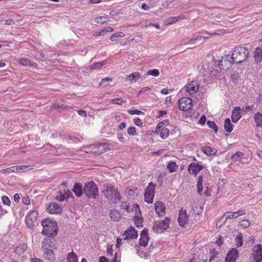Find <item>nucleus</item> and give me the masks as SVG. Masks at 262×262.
Here are the masks:
<instances>
[{"label":"nucleus","mask_w":262,"mask_h":262,"mask_svg":"<svg viewBox=\"0 0 262 262\" xmlns=\"http://www.w3.org/2000/svg\"><path fill=\"white\" fill-rule=\"evenodd\" d=\"M233 125L231 123L230 120L229 119H226L225 120L224 123V128L225 129L228 133H230L232 130Z\"/></svg>","instance_id":"7c9ffc66"},{"label":"nucleus","mask_w":262,"mask_h":262,"mask_svg":"<svg viewBox=\"0 0 262 262\" xmlns=\"http://www.w3.org/2000/svg\"><path fill=\"white\" fill-rule=\"evenodd\" d=\"M83 191L89 199H96L99 196L98 188L93 181L85 183Z\"/></svg>","instance_id":"20e7f679"},{"label":"nucleus","mask_w":262,"mask_h":262,"mask_svg":"<svg viewBox=\"0 0 262 262\" xmlns=\"http://www.w3.org/2000/svg\"><path fill=\"white\" fill-rule=\"evenodd\" d=\"M73 191L74 192L75 194L77 197H80L83 194V189L82 188V186L81 184L79 183H76L73 187L72 189Z\"/></svg>","instance_id":"aec40b11"},{"label":"nucleus","mask_w":262,"mask_h":262,"mask_svg":"<svg viewBox=\"0 0 262 262\" xmlns=\"http://www.w3.org/2000/svg\"><path fill=\"white\" fill-rule=\"evenodd\" d=\"M108 149V144L106 143H102L94 145L92 147L90 146L88 148V150L86 151V152H91L93 154L99 155L105 152Z\"/></svg>","instance_id":"39448f33"},{"label":"nucleus","mask_w":262,"mask_h":262,"mask_svg":"<svg viewBox=\"0 0 262 262\" xmlns=\"http://www.w3.org/2000/svg\"><path fill=\"white\" fill-rule=\"evenodd\" d=\"M236 245L238 247L243 245V235L242 233L238 232L235 238Z\"/></svg>","instance_id":"473e14b6"},{"label":"nucleus","mask_w":262,"mask_h":262,"mask_svg":"<svg viewBox=\"0 0 262 262\" xmlns=\"http://www.w3.org/2000/svg\"><path fill=\"white\" fill-rule=\"evenodd\" d=\"M56 199L59 202H62L65 200V196L63 194L60 193L59 195L56 197Z\"/></svg>","instance_id":"680f3d73"},{"label":"nucleus","mask_w":262,"mask_h":262,"mask_svg":"<svg viewBox=\"0 0 262 262\" xmlns=\"http://www.w3.org/2000/svg\"><path fill=\"white\" fill-rule=\"evenodd\" d=\"M177 165L174 162H171L168 163L167 168L170 172H173L176 170Z\"/></svg>","instance_id":"79ce46f5"},{"label":"nucleus","mask_w":262,"mask_h":262,"mask_svg":"<svg viewBox=\"0 0 262 262\" xmlns=\"http://www.w3.org/2000/svg\"><path fill=\"white\" fill-rule=\"evenodd\" d=\"M19 62L21 64L24 66L28 65L30 63V61L28 59L24 58L20 59Z\"/></svg>","instance_id":"4d7b16f0"},{"label":"nucleus","mask_w":262,"mask_h":262,"mask_svg":"<svg viewBox=\"0 0 262 262\" xmlns=\"http://www.w3.org/2000/svg\"><path fill=\"white\" fill-rule=\"evenodd\" d=\"M244 154L242 152L237 151L235 152L232 157L231 160L233 162H236L239 161L242 163H245L242 160L244 157Z\"/></svg>","instance_id":"bb28decb"},{"label":"nucleus","mask_w":262,"mask_h":262,"mask_svg":"<svg viewBox=\"0 0 262 262\" xmlns=\"http://www.w3.org/2000/svg\"><path fill=\"white\" fill-rule=\"evenodd\" d=\"M254 61L256 64L262 61V49L260 47H256L254 52Z\"/></svg>","instance_id":"6ab92c4d"},{"label":"nucleus","mask_w":262,"mask_h":262,"mask_svg":"<svg viewBox=\"0 0 262 262\" xmlns=\"http://www.w3.org/2000/svg\"><path fill=\"white\" fill-rule=\"evenodd\" d=\"M134 123L135 124L139 126H142V120L139 118H137L134 119Z\"/></svg>","instance_id":"052dcab7"},{"label":"nucleus","mask_w":262,"mask_h":262,"mask_svg":"<svg viewBox=\"0 0 262 262\" xmlns=\"http://www.w3.org/2000/svg\"><path fill=\"white\" fill-rule=\"evenodd\" d=\"M44 255L45 257L48 260L53 261L55 259L54 254L53 251L49 248V246L44 249Z\"/></svg>","instance_id":"5701e85b"},{"label":"nucleus","mask_w":262,"mask_h":262,"mask_svg":"<svg viewBox=\"0 0 262 262\" xmlns=\"http://www.w3.org/2000/svg\"><path fill=\"white\" fill-rule=\"evenodd\" d=\"M78 113L79 115L83 116V117H86V112L84 110H79L78 111Z\"/></svg>","instance_id":"0e129e2a"},{"label":"nucleus","mask_w":262,"mask_h":262,"mask_svg":"<svg viewBox=\"0 0 262 262\" xmlns=\"http://www.w3.org/2000/svg\"><path fill=\"white\" fill-rule=\"evenodd\" d=\"M192 100L190 98L183 97L178 101V106L180 110L187 111L191 109L192 106Z\"/></svg>","instance_id":"6e6552de"},{"label":"nucleus","mask_w":262,"mask_h":262,"mask_svg":"<svg viewBox=\"0 0 262 262\" xmlns=\"http://www.w3.org/2000/svg\"><path fill=\"white\" fill-rule=\"evenodd\" d=\"M43 227L42 233L44 235L54 237L57 235L58 228L57 222L53 220L46 219L41 222Z\"/></svg>","instance_id":"f257e3e1"},{"label":"nucleus","mask_w":262,"mask_h":262,"mask_svg":"<svg viewBox=\"0 0 262 262\" xmlns=\"http://www.w3.org/2000/svg\"><path fill=\"white\" fill-rule=\"evenodd\" d=\"M155 184L152 182L148 184V187L146 188L144 192L145 201L148 203H151L155 195Z\"/></svg>","instance_id":"0eeeda50"},{"label":"nucleus","mask_w":262,"mask_h":262,"mask_svg":"<svg viewBox=\"0 0 262 262\" xmlns=\"http://www.w3.org/2000/svg\"><path fill=\"white\" fill-rule=\"evenodd\" d=\"M104 186L105 188L103 192L108 201L113 203L116 204L121 200V194L114 185L111 184H107Z\"/></svg>","instance_id":"f03ea898"},{"label":"nucleus","mask_w":262,"mask_h":262,"mask_svg":"<svg viewBox=\"0 0 262 262\" xmlns=\"http://www.w3.org/2000/svg\"><path fill=\"white\" fill-rule=\"evenodd\" d=\"M203 176L201 175L198 177L197 182V187H198V193L199 195H202L203 191Z\"/></svg>","instance_id":"cd10ccee"},{"label":"nucleus","mask_w":262,"mask_h":262,"mask_svg":"<svg viewBox=\"0 0 262 262\" xmlns=\"http://www.w3.org/2000/svg\"><path fill=\"white\" fill-rule=\"evenodd\" d=\"M169 133V131L168 128L163 127L161 130L160 136L162 139H165L168 137Z\"/></svg>","instance_id":"72a5a7b5"},{"label":"nucleus","mask_w":262,"mask_h":262,"mask_svg":"<svg viewBox=\"0 0 262 262\" xmlns=\"http://www.w3.org/2000/svg\"><path fill=\"white\" fill-rule=\"evenodd\" d=\"M139 244L141 246L146 247L148 244L149 236L148 235V229L144 228L140 234Z\"/></svg>","instance_id":"f8f14e48"},{"label":"nucleus","mask_w":262,"mask_h":262,"mask_svg":"<svg viewBox=\"0 0 262 262\" xmlns=\"http://www.w3.org/2000/svg\"><path fill=\"white\" fill-rule=\"evenodd\" d=\"M239 225L246 228L250 225V222L248 220H243L239 222Z\"/></svg>","instance_id":"a18cd8bd"},{"label":"nucleus","mask_w":262,"mask_h":262,"mask_svg":"<svg viewBox=\"0 0 262 262\" xmlns=\"http://www.w3.org/2000/svg\"><path fill=\"white\" fill-rule=\"evenodd\" d=\"M67 259V262H78L77 255L73 252L68 254Z\"/></svg>","instance_id":"2f4dec72"},{"label":"nucleus","mask_w":262,"mask_h":262,"mask_svg":"<svg viewBox=\"0 0 262 262\" xmlns=\"http://www.w3.org/2000/svg\"><path fill=\"white\" fill-rule=\"evenodd\" d=\"M125 209L127 212H130L133 211V205L131 206L129 204L126 205Z\"/></svg>","instance_id":"69168bd1"},{"label":"nucleus","mask_w":262,"mask_h":262,"mask_svg":"<svg viewBox=\"0 0 262 262\" xmlns=\"http://www.w3.org/2000/svg\"><path fill=\"white\" fill-rule=\"evenodd\" d=\"M110 215L114 221H118L120 219V213L117 210L111 211Z\"/></svg>","instance_id":"4c0bfd02"},{"label":"nucleus","mask_w":262,"mask_h":262,"mask_svg":"<svg viewBox=\"0 0 262 262\" xmlns=\"http://www.w3.org/2000/svg\"><path fill=\"white\" fill-rule=\"evenodd\" d=\"M2 200L4 204L10 206L11 205V201L9 198L5 195H4L2 197Z\"/></svg>","instance_id":"09e8293b"},{"label":"nucleus","mask_w":262,"mask_h":262,"mask_svg":"<svg viewBox=\"0 0 262 262\" xmlns=\"http://www.w3.org/2000/svg\"><path fill=\"white\" fill-rule=\"evenodd\" d=\"M238 256V251L235 248H232L228 252L225 261L226 262H235Z\"/></svg>","instance_id":"dca6fc26"},{"label":"nucleus","mask_w":262,"mask_h":262,"mask_svg":"<svg viewBox=\"0 0 262 262\" xmlns=\"http://www.w3.org/2000/svg\"><path fill=\"white\" fill-rule=\"evenodd\" d=\"M246 214L244 210H239L235 212H226L224 213V216H226V220L227 219H236L237 217Z\"/></svg>","instance_id":"a211bd4d"},{"label":"nucleus","mask_w":262,"mask_h":262,"mask_svg":"<svg viewBox=\"0 0 262 262\" xmlns=\"http://www.w3.org/2000/svg\"><path fill=\"white\" fill-rule=\"evenodd\" d=\"M3 170H6L7 172H9V173L12 172H15L16 171L18 170V167H16L15 166H12V167L4 169H3Z\"/></svg>","instance_id":"6e6d98bb"},{"label":"nucleus","mask_w":262,"mask_h":262,"mask_svg":"<svg viewBox=\"0 0 262 262\" xmlns=\"http://www.w3.org/2000/svg\"><path fill=\"white\" fill-rule=\"evenodd\" d=\"M193 212L196 215H200L202 213V209L195 206L193 207Z\"/></svg>","instance_id":"864d4df0"},{"label":"nucleus","mask_w":262,"mask_h":262,"mask_svg":"<svg viewBox=\"0 0 262 262\" xmlns=\"http://www.w3.org/2000/svg\"><path fill=\"white\" fill-rule=\"evenodd\" d=\"M253 251L254 252V253L253 254L254 262H261L262 245L260 244L255 245L253 247Z\"/></svg>","instance_id":"9d476101"},{"label":"nucleus","mask_w":262,"mask_h":262,"mask_svg":"<svg viewBox=\"0 0 262 262\" xmlns=\"http://www.w3.org/2000/svg\"><path fill=\"white\" fill-rule=\"evenodd\" d=\"M96 22L97 24H103L108 21V19L106 16H99L96 18Z\"/></svg>","instance_id":"a19ab883"},{"label":"nucleus","mask_w":262,"mask_h":262,"mask_svg":"<svg viewBox=\"0 0 262 262\" xmlns=\"http://www.w3.org/2000/svg\"><path fill=\"white\" fill-rule=\"evenodd\" d=\"M133 211H135V215H140L141 214V211L140 210L139 206L137 204L133 205Z\"/></svg>","instance_id":"37998d69"},{"label":"nucleus","mask_w":262,"mask_h":262,"mask_svg":"<svg viewBox=\"0 0 262 262\" xmlns=\"http://www.w3.org/2000/svg\"><path fill=\"white\" fill-rule=\"evenodd\" d=\"M125 35L124 33L122 32H117L110 37V39L112 41H116L118 38L124 37Z\"/></svg>","instance_id":"c9c22d12"},{"label":"nucleus","mask_w":262,"mask_h":262,"mask_svg":"<svg viewBox=\"0 0 262 262\" xmlns=\"http://www.w3.org/2000/svg\"><path fill=\"white\" fill-rule=\"evenodd\" d=\"M128 113L130 115H135V114H136L138 115H144V113L143 112L138 110H129L128 111Z\"/></svg>","instance_id":"3c124183"},{"label":"nucleus","mask_w":262,"mask_h":262,"mask_svg":"<svg viewBox=\"0 0 262 262\" xmlns=\"http://www.w3.org/2000/svg\"><path fill=\"white\" fill-rule=\"evenodd\" d=\"M105 64V61L101 62H95L90 66L91 69H100L103 65Z\"/></svg>","instance_id":"f704fd0d"},{"label":"nucleus","mask_w":262,"mask_h":262,"mask_svg":"<svg viewBox=\"0 0 262 262\" xmlns=\"http://www.w3.org/2000/svg\"><path fill=\"white\" fill-rule=\"evenodd\" d=\"M254 118L256 126H262V114L259 112H257L254 114Z\"/></svg>","instance_id":"c85d7f7f"},{"label":"nucleus","mask_w":262,"mask_h":262,"mask_svg":"<svg viewBox=\"0 0 262 262\" xmlns=\"http://www.w3.org/2000/svg\"><path fill=\"white\" fill-rule=\"evenodd\" d=\"M139 72H134L126 77V81L129 80L130 82H136L140 78Z\"/></svg>","instance_id":"a878e982"},{"label":"nucleus","mask_w":262,"mask_h":262,"mask_svg":"<svg viewBox=\"0 0 262 262\" xmlns=\"http://www.w3.org/2000/svg\"><path fill=\"white\" fill-rule=\"evenodd\" d=\"M38 216V212L37 211L34 210L31 211L28 215L26 216L27 218H29V219L32 220V221H36L37 217Z\"/></svg>","instance_id":"e433bc0d"},{"label":"nucleus","mask_w":262,"mask_h":262,"mask_svg":"<svg viewBox=\"0 0 262 262\" xmlns=\"http://www.w3.org/2000/svg\"><path fill=\"white\" fill-rule=\"evenodd\" d=\"M47 211L51 214H59L61 212L62 208L61 205L55 203H50L47 207Z\"/></svg>","instance_id":"ddd939ff"},{"label":"nucleus","mask_w":262,"mask_h":262,"mask_svg":"<svg viewBox=\"0 0 262 262\" xmlns=\"http://www.w3.org/2000/svg\"><path fill=\"white\" fill-rule=\"evenodd\" d=\"M52 244H53V242L51 241V239L46 238L42 242V248L45 249V248H47L48 246L51 247Z\"/></svg>","instance_id":"ea45409f"},{"label":"nucleus","mask_w":262,"mask_h":262,"mask_svg":"<svg viewBox=\"0 0 262 262\" xmlns=\"http://www.w3.org/2000/svg\"><path fill=\"white\" fill-rule=\"evenodd\" d=\"M126 193H127L129 195L134 196L135 195H137L138 190L137 189H129L127 191H126Z\"/></svg>","instance_id":"603ef678"},{"label":"nucleus","mask_w":262,"mask_h":262,"mask_svg":"<svg viewBox=\"0 0 262 262\" xmlns=\"http://www.w3.org/2000/svg\"><path fill=\"white\" fill-rule=\"evenodd\" d=\"M156 213L159 215H162L161 213H164L165 207L164 204L161 201H158L155 204Z\"/></svg>","instance_id":"412c9836"},{"label":"nucleus","mask_w":262,"mask_h":262,"mask_svg":"<svg viewBox=\"0 0 262 262\" xmlns=\"http://www.w3.org/2000/svg\"><path fill=\"white\" fill-rule=\"evenodd\" d=\"M134 218L135 224L137 227L143 226V220L141 214L140 215H134Z\"/></svg>","instance_id":"c756f323"},{"label":"nucleus","mask_w":262,"mask_h":262,"mask_svg":"<svg viewBox=\"0 0 262 262\" xmlns=\"http://www.w3.org/2000/svg\"><path fill=\"white\" fill-rule=\"evenodd\" d=\"M249 54L248 50L245 47L237 46L234 48L230 58L233 62L240 63L247 59Z\"/></svg>","instance_id":"7ed1b4c3"},{"label":"nucleus","mask_w":262,"mask_h":262,"mask_svg":"<svg viewBox=\"0 0 262 262\" xmlns=\"http://www.w3.org/2000/svg\"><path fill=\"white\" fill-rule=\"evenodd\" d=\"M146 75L157 77L159 75V72L157 69L150 70L147 72Z\"/></svg>","instance_id":"de8ad7c7"},{"label":"nucleus","mask_w":262,"mask_h":262,"mask_svg":"<svg viewBox=\"0 0 262 262\" xmlns=\"http://www.w3.org/2000/svg\"><path fill=\"white\" fill-rule=\"evenodd\" d=\"M168 122V120H165L162 122H160L158 124L157 126V129H160L164 124L165 123H167Z\"/></svg>","instance_id":"e2e57ef3"},{"label":"nucleus","mask_w":262,"mask_h":262,"mask_svg":"<svg viewBox=\"0 0 262 262\" xmlns=\"http://www.w3.org/2000/svg\"><path fill=\"white\" fill-rule=\"evenodd\" d=\"M124 235H125L124 239H134L138 237L137 231L135 228L130 226L128 229L125 231Z\"/></svg>","instance_id":"f3484780"},{"label":"nucleus","mask_w":262,"mask_h":262,"mask_svg":"<svg viewBox=\"0 0 262 262\" xmlns=\"http://www.w3.org/2000/svg\"><path fill=\"white\" fill-rule=\"evenodd\" d=\"M202 151L208 156L214 155L217 152V150L215 148H212L208 146L202 147Z\"/></svg>","instance_id":"b1692460"},{"label":"nucleus","mask_w":262,"mask_h":262,"mask_svg":"<svg viewBox=\"0 0 262 262\" xmlns=\"http://www.w3.org/2000/svg\"><path fill=\"white\" fill-rule=\"evenodd\" d=\"M27 245L26 243H22L19 245L15 250V253L17 255H21L23 254L27 249Z\"/></svg>","instance_id":"393cba45"},{"label":"nucleus","mask_w":262,"mask_h":262,"mask_svg":"<svg viewBox=\"0 0 262 262\" xmlns=\"http://www.w3.org/2000/svg\"><path fill=\"white\" fill-rule=\"evenodd\" d=\"M241 108L239 107H235L232 111V114L231 116L232 121L234 123H236L241 118V115L239 113Z\"/></svg>","instance_id":"4be33fe9"},{"label":"nucleus","mask_w":262,"mask_h":262,"mask_svg":"<svg viewBox=\"0 0 262 262\" xmlns=\"http://www.w3.org/2000/svg\"><path fill=\"white\" fill-rule=\"evenodd\" d=\"M127 134L129 136H134L137 134L136 128L135 127H130L127 129Z\"/></svg>","instance_id":"8fccbe9b"},{"label":"nucleus","mask_w":262,"mask_h":262,"mask_svg":"<svg viewBox=\"0 0 262 262\" xmlns=\"http://www.w3.org/2000/svg\"><path fill=\"white\" fill-rule=\"evenodd\" d=\"M207 124L208 126H209V127L213 129L215 133H217L218 128H217V125L215 124V123L214 122L211 121H208L207 122Z\"/></svg>","instance_id":"c03bdc74"},{"label":"nucleus","mask_w":262,"mask_h":262,"mask_svg":"<svg viewBox=\"0 0 262 262\" xmlns=\"http://www.w3.org/2000/svg\"><path fill=\"white\" fill-rule=\"evenodd\" d=\"M188 220V216L186 214V210H183V209H181L179 211V217L178 219L179 225L181 227H184L185 225L187 223Z\"/></svg>","instance_id":"4468645a"},{"label":"nucleus","mask_w":262,"mask_h":262,"mask_svg":"<svg viewBox=\"0 0 262 262\" xmlns=\"http://www.w3.org/2000/svg\"><path fill=\"white\" fill-rule=\"evenodd\" d=\"M22 202L25 205H29L30 203V200L29 196H26L22 198Z\"/></svg>","instance_id":"bf43d9fd"},{"label":"nucleus","mask_w":262,"mask_h":262,"mask_svg":"<svg viewBox=\"0 0 262 262\" xmlns=\"http://www.w3.org/2000/svg\"><path fill=\"white\" fill-rule=\"evenodd\" d=\"M229 55H225L224 57L219 61V67L221 69L227 71L231 68L233 62Z\"/></svg>","instance_id":"1a4fd4ad"},{"label":"nucleus","mask_w":262,"mask_h":262,"mask_svg":"<svg viewBox=\"0 0 262 262\" xmlns=\"http://www.w3.org/2000/svg\"><path fill=\"white\" fill-rule=\"evenodd\" d=\"M170 220L166 217L164 220L156 222L153 226V230L157 233H163L166 229L169 228Z\"/></svg>","instance_id":"423d86ee"},{"label":"nucleus","mask_w":262,"mask_h":262,"mask_svg":"<svg viewBox=\"0 0 262 262\" xmlns=\"http://www.w3.org/2000/svg\"><path fill=\"white\" fill-rule=\"evenodd\" d=\"M113 103L117 104H122L124 103L123 99L121 98H115L112 100Z\"/></svg>","instance_id":"5fc2aeb1"},{"label":"nucleus","mask_w":262,"mask_h":262,"mask_svg":"<svg viewBox=\"0 0 262 262\" xmlns=\"http://www.w3.org/2000/svg\"><path fill=\"white\" fill-rule=\"evenodd\" d=\"M206 120V117L205 116H202L200 120H199V123L201 124H204Z\"/></svg>","instance_id":"338daca9"},{"label":"nucleus","mask_w":262,"mask_h":262,"mask_svg":"<svg viewBox=\"0 0 262 262\" xmlns=\"http://www.w3.org/2000/svg\"><path fill=\"white\" fill-rule=\"evenodd\" d=\"M199 84L196 80H192L185 86V91L192 94L195 93L199 90Z\"/></svg>","instance_id":"9b49d317"},{"label":"nucleus","mask_w":262,"mask_h":262,"mask_svg":"<svg viewBox=\"0 0 262 262\" xmlns=\"http://www.w3.org/2000/svg\"><path fill=\"white\" fill-rule=\"evenodd\" d=\"M30 261L31 262H44L42 260L38 258H32Z\"/></svg>","instance_id":"774afa93"},{"label":"nucleus","mask_w":262,"mask_h":262,"mask_svg":"<svg viewBox=\"0 0 262 262\" xmlns=\"http://www.w3.org/2000/svg\"><path fill=\"white\" fill-rule=\"evenodd\" d=\"M179 19V17H170L167 18L165 21V24L166 25H169L173 23H177Z\"/></svg>","instance_id":"58836bf2"},{"label":"nucleus","mask_w":262,"mask_h":262,"mask_svg":"<svg viewBox=\"0 0 262 262\" xmlns=\"http://www.w3.org/2000/svg\"><path fill=\"white\" fill-rule=\"evenodd\" d=\"M34 222L35 221H32V220L29 219V218H26V223L27 226L30 229H32L34 227Z\"/></svg>","instance_id":"49530a36"},{"label":"nucleus","mask_w":262,"mask_h":262,"mask_svg":"<svg viewBox=\"0 0 262 262\" xmlns=\"http://www.w3.org/2000/svg\"><path fill=\"white\" fill-rule=\"evenodd\" d=\"M117 137L120 142L122 143H124L125 142V139L123 137V134L122 133H118Z\"/></svg>","instance_id":"13d9d810"},{"label":"nucleus","mask_w":262,"mask_h":262,"mask_svg":"<svg viewBox=\"0 0 262 262\" xmlns=\"http://www.w3.org/2000/svg\"><path fill=\"white\" fill-rule=\"evenodd\" d=\"M203 166L194 162L191 163L188 166V171L190 174H193L195 176L203 169Z\"/></svg>","instance_id":"2eb2a0df"}]
</instances>
